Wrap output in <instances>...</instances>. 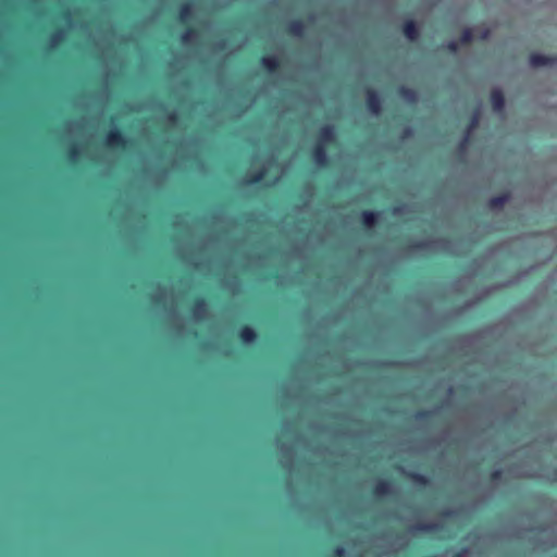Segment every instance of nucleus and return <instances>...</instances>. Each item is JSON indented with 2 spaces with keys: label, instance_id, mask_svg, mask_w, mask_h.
Returning <instances> with one entry per match:
<instances>
[{
  "label": "nucleus",
  "instance_id": "nucleus-5",
  "mask_svg": "<svg viewBox=\"0 0 557 557\" xmlns=\"http://www.w3.org/2000/svg\"><path fill=\"white\" fill-rule=\"evenodd\" d=\"M529 62L533 67L555 65L557 64V57L545 55L542 53H532L529 58Z\"/></svg>",
  "mask_w": 557,
  "mask_h": 557
},
{
  "label": "nucleus",
  "instance_id": "nucleus-17",
  "mask_svg": "<svg viewBox=\"0 0 557 557\" xmlns=\"http://www.w3.org/2000/svg\"><path fill=\"white\" fill-rule=\"evenodd\" d=\"M265 175H267V170L264 168H261L258 171L251 173L247 177L246 182L249 185H257V184L261 183L264 180Z\"/></svg>",
  "mask_w": 557,
  "mask_h": 557
},
{
  "label": "nucleus",
  "instance_id": "nucleus-31",
  "mask_svg": "<svg viewBox=\"0 0 557 557\" xmlns=\"http://www.w3.org/2000/svg\"><path fill=\"white\" fill-rule=\"evenodd\" d=\"M466 549L456 553L453 557H465Z\"/></svg>",
  "mask_w": 557,
  "mask_h": 557
},
{
  "label": "nucleus",
  "instance_id": "nucleus-12",
  "mask_svg": "<svg viewBox=\"0 0 557 557\" xmlns=\"http://www.w3.org/2000/svg\"><path fill=\"white\" fill-rule=\"evenodd\" d=\"M392 493V482L389 480H380L373 487L375 496H386Z\"/></svg>",
  "mask_w": 557,
  "mask_h": 557
},
{
  "label": "nucleus",
  "instance_id": "nucleus-22",
  "mask_svg": "<svg viewBox=\"0 0 557 557\" xmlns=\"http://www.w3.org/2000/svg\"><path fill=\"white\" fill-rule=\"evenodd\" d=\"M198 36V30L194 27H189L182 35L181 39L183 42H190Z\"/></svg>",
  "mask_w": 557,
  "mask_h": 557
},
{
  "label": "nucleus",
  "instance_id": "nucleus-4",
  "mask_svg": "<svg viewBox=\"0 0 557 557\" xmlns=\"http://www.w3.org/2000/svg\"><path fill=\"white\" fill-rule=\"evenodd\" d=\"M335 140H336V132H335V127L333 125L327 124V125L320 127V129L318 131V141L317 143H321L322 145L327 146L329 144L335 143Z\"/></svg>",
  "mask_w": 557,
  "mask_h": 557
},
{
  "label": "nucleus",
  "instance_id": "nucleus-2",
  "mask_svg": "<svg viewBox=\"0 0 557 557\" xmlns=\"http://www.w3.org/2000/svg\"><path fill=\"white\" fill-rule=\"evenodd\" d=\"M366 107L375 115L382 112V98L379 92L372 88H368L366 92Z\"/></svg>",
  "mask_w": 557,
  "mask_h": 557
},
{
  "label": "nucleus",
  "instance_id": "nucleus-34",
  "mask_svg": "<svg viewBox=\"0 0 557 557\" xmlns=\"http://www.w3.org/2000/svg\"><path fill=\"white\" fill-rule=\"evenodd\" d=\"M62 15H63V17H64V18H69V17H70V12H69V11H65V12H63V14H62Z\"/></svg>",
  "mask_w": 557,
  "mask_h": 557
},
{
  "label": "nucleus",
  "instance_id": "nucleus-1",
  "mask_svg": "<svg viewBox=\"0 0 557 557\" xmlns=\"http://www.w3.org/2000/svg\"><path fill=\"white\" fill-rule=\"evenodd\" d=\"M104 144L109 148L125 150L128 144V139L120 128L114 127L106 134Z\"/></svg>",
  "mask_w": 557,
  "mask_h": 557
},
{
  "label": "nucleus",
  "instance_id": "nucleus-29",
  "mask_svg": "<svg viewBox=\"0 0 557 557\" xmlns=\"http://www.w3.org/2000/svg\"><path fill=\"white\" fill-rule=\"evenodd\" d=\"M168 120L170 122H175L177 120V114L175 112H171L168 114Z\"/></svg>",
  "mask_w": 557,
  "mask_h": 557
},
{
  "label": "nucleus",
  "instance_id": "nucleus-9",
  "mask_svg": "<svg viewBox=\"0 0 557 557\" xmlns=\"http://www.w3.org/2000/svg\"><path fill=\"white\" fill-rule=\"evenodd\" d=\"M262 67L269 73H274L280 69V60L274 55H264L260 59Z\"/></svg>",
  "mask_w": 557,
  "mask_h": 557
},
{
  "label": "nucleus",
  "instance_id": "nucleus-11",
  "mask_svg": "<svg viewBox=\"0 0 557 557\" xmlns=\"http://www.w3.org/2000/svg\"><path fill=\"white\" fill-rule=\"evenodd\" d=\"M286 32L292 36L300 37L305 33V23L301 20L290 21L286 26Z\"/></svg>",
  "mask_w": 557,
  "mask_h": 557
},
{
  "label": "nucleus",
  "instance_id": "nucleus-6",
  "mask_svg": "<svg viewBox=\"0 0 557 557\" xmlns=\"http://www.w3.org/2000/svg\"><path fill=\"white\" fill-rule=\"evenodd\" d=\"M401 30L409 41H417L420 38V29L413 20H407L403 23Z\"/></svg>",
  "mask_w": 557,
  "mask_h": 557
},
{
  "label": "nucleus",
  "instance_id": "nucleus-25",
  "mask_svg": "<svg viewBox=\"0 0 557 557\" xmlns=\"http://www.w3.org/2000/svg\"><path fill=\"white\" fill-rule=\"evenodd\" d=\"M432 412L429 410H419L414 414V419L419 421H426L431 418Z\"/></svg>",
  "mask_w": 557,
  "mask_h": 557
},
{
  "label": "nucleus",
  "instance_id": "nucleus-15",
  "mask_svg": "<svg viewBox=\"0 0 557 557\" xmlns=\"http://www.w3.org/2000/svg\"><path fill=\"white\" fill-rule=\"evenodd\" d=\"M207 311V302H206V299L203 297H197L194 301H193V306H191V312L199 317L201 315L202 313H205Z\"/></svg>",
  "mask_w": 557,
  "mask_h": 557
},
{
  "label": "nucleus",
  "instance_id": "nucleus-7",
  "mask_svg": "<svg viewBox=\"0 0 557 557\" xmlns=\"http://www.w3.org/2000/svg\"><path fill=\"white\" fill-rule=\"evenodd\" d=\"M492 109L496 113H503L505 110V96L500 89H493L490 94Z\"/></svg>",
  "mask_w": 557,
  "mask_h": 557
},
{
  "label": "nucleus",
  "instance_id": "nucleus-8",
  "mask_svg": "<svg viewBox=\"0 0 557 557\" xmlns=\"http://www.w3.org/2000/svg\"><path fill=\"white\" fill-rule=\"evenodd\" d=\"M238 337L244 344H252L257 339V332L249 325H243L238 331Z\"/></svg>",
  "mask_w": 557,
  "mask_h": 557
},
{
  "label": "nucleus",
  "instance_id": "nucleus-13",
  "mask_svg": "<svg viewBox=\"0 0 557 557\" xmlns=\"http://www.w3.org/2000/svg\"><path fill=\"white\" fill-rule=\"evenodd\" d=\"M510 195L508 193H504L497 196L490 198L488 207L491 209H500L503 208L509 200Z\"/></svg>",
  "mask_w": 557,
  "mask_h": 557
},
{
  "label": "nucleus",
  "instance_id": "nucleus-20",
  "mask_svg": "<svg viewBox=\"0 0 557 557\" xmlns=\"http://www.w3.org/2000/svg\"><path fill=\"white\" fill-rule=\"evenodd\" d=\"M473 39H474L473 30L471 28H465L461 32L458 41L460 45H469L473 41Z\"/></svg>",
  "mask_w": 557,
  "mask_h": 557
},
{
  "label": "nucleus",
  "instance_id": "nucleus-23",
  "mask_svg": "<svg viewBox=\"0 0 557 557\" xmlns=\"http://www.w3.org/2000/svg\"><path fill=\"white\" fill-rule=\"evenodd\" d=\"M63 40V30L61 28L53 32L49 37V42L51 46H55Z\"/></svg>",
  "mask_w": 557,
  "mask_h": 557
},
{
  "label": "nucleus",
  "instance_id": "nucleus-30",
  "mask_svg": "<svg viewBox=\"0 0 557 557\" xmlns=\"http://www.w3.org/2000/svg\"><path fill=\"white\" fill-rule=\"evenodd\" d=\"M412 134V129L410 127H406L403 132V137L407 138Z\"/></svg>",
  "mask_w": 557,
  "mask_h": 557
},
{
  "label": "nucleus",
  "instance_id": "nucleus-33",
  "mask_svg": "<svg viewBox=\"0 0 557 557\" xmlns=\"http://www.w3.org/2000/svg\"><path fill=\"white\" fill-rule=\"evenodd\" d=\"M488 34H490V32L487 29L484 30V33L482 34L481 38L485 39L488 36Z\"/></svg>",
  "mask_w": 557,
  "mask_h": 557
},
{
  "label": "nucleus",
  "instance_id": "nucleus-35",
  "mask_svg": "<svg viewBox=\"0 0 557 557\" xmlns=\"http://www.w3.org/2000/svg\"><path fill=\"white\" fill-rule=\"evenodd\" d=\"M467 140H468V136L465 137V139L462 140V143L460 144V147H463L466 144H467Z\"/></svg>",
  "mask_w": 557,
  "mask_h": 557
},
{
  "label": "nucleus",
  "instance_id": "nucleus-27",
  "mask_svg": "<svg viewBox=\"0 0 557 557\" xmlns=\"http://www.w3.org/2000/svg\"><path fill=\"white\" fill-rule=\"evenodd\" d=\"M346 554V550L343 546L338 545L333 548L332 555L333 557H344Z\"/></svg>",
  "mask_w": 557,
  "mask_h": 557
},
{
  "label": "nucleus",
  "instance_id": "nucleus-10",
  "mask_svg": "<svg viewBox=\"0 0 557 557\" xmlns=\"http://www.w3.org/2000/svg\"><path fill=\"white\" fill-rule=\"evenodd\" d=\"M379 216H380L379 212L371 211V210H363L361 212V223L366 228H371L376 224Z\"/></svg>",
  "mask_w": 557,
  "mask_h": 557
},
{
  "label": "nucleus",
  "instance_id": "nucleus-32",
  "mask_svg": "<svg viewBox=\"0 0 557 557\" xmlns=\"http://www.w3.org/2000/svg\"><path fill=\"white\" fill-rule=\"evenodd\" d=\"M423 246H424V244H423V243H416L412 247H413L414 249H421V248H423Z\"/></svg>",
  "mask_w": 557,
  "mask_h": 557
},
{
  "label": "nucleus",
  "instance_id": "nucleus-36",
  "mask_svg": "<svg viewBox=\"0 0 557 557\" xmlns=\"http://www.w3.org/2000/svg\"><path fill=\"white\" fill-rule=\"evenodd\" d=\"M393 211H394L395 213L399 212V211H400V207H395Z\"/></svg>",
  "mask_w": 557,
  "mask_h": 557
},
{
  "label": "nucleus",
  "instance_id": "nucleus-14",
  "mask_svg": "<svg viewBox=\"0 0 557 557\" xmlns=\"http://www.w3.org/2000/svg\"><path fill=\"white\" fill-rule=\"evenodd\" d=\"M398 95L405 99L407 102L414 103L418 99L417 91L412 88L401 86L398 89Z\"/></svg>",
  "mask_w": 557,
  "mask_h": 557
},
{
  "label": "nucleus",
  "instance_id": "nucleus-16",
  "mask_svg": "<svg viewBox=\"0 0 557 557\" xmlns=\"http://www.w3.org/2000/svg\"><path fill=\"white\" fill-rule=\"evenodd\" d=\"M416 532L420 533H433L440 530V525L436 523H417L412 527Z\"/></svg>",
  "mask_w": 557,
  "mask_h": 557
},
{
  "label": "nucleus",
  "instance_id": "nucleus-24",
  "mask_svg": "<svg viewBox=\"0 0 557 557\" xmlns=\"http://www.w3.org/2000/svg\"><path fill=\"white\" fill-rule=\"evenodd\" d=\"M479 121H480V112L476 110V111L473 113V115H472V117H471V120H470V122H469V124H468V127H467V133H468V134H469L470 132H472V131L478 126Z\"/></svg>",
  "mask_w": 557,
  "mask_h": 557
},
{
  "label": "nucleus",
  "instance_id": "nucleus-3",
  "mask_svg": "<svg viewBox=\"0 0 557 557\" xmlns=\"http://www.w3.org/2000/svg\"><path fill=\"white\" fill-rule=\"evenodd\" d=\"M326 147L327 146L322 145L321 143H317L311 150L312 160L319 166L324 168L329 165V154Z\"/></svg>",
  "mask_w": 557,
  "mask_h": 557
},
{
  "label": "nucleus",
  "instance_id": "nucleus-21",
  "mask_svg": "<svg viewBox=\"0 0 557 557\" xmlns=\"http://www.w3.org/2000/svg\"><path fill=\"white\" fill-rule=\"evenodd\" d=\"M79 154L81 153L77 145H72L66 150V159L72 163L77 162Z\"/></svg>",
  "mask_w": 557,
  "mask_h": 557
},
{
  "label": "nucleus",
  "instance_id": "nucleus-28",
  "mask_svg": "<svg viewBox=\"0 0 557 557\" xmlns=\"http://www.w3.org/2000/svg\"><path fill=\"white\" fill-rule=\"evenodd\" d=\"M459 41L458 40H451L447 44L446 48L447 50H449L450 52H457L458 49H459Z\"/></svg>",
  "mask_w": 557,
  "mask_h": 557
},
{
  "label": "nucleus",
  "instance_id": "nucleus-18",
  "mask_svg": "<svg viewBox=\"0 0 557 557\" xmlns=\"http://www.w3.org/2000/svg\"><path fill=\"white\" fill-rule=\"evenodd\" d=\"M180 20L185 22L191 18L193 16V9H191V2H186L181 5L178 11Z\"/></svg>",
  "mask_w": 557,
  "mask_h": 557
},
{
  "label": "nucleus",
  "instance_id": "nucleus-26",
  "mask_svg": "<svg viewBox=\"0 0 557 557\" xmlns=\"http://www.w3.org/2000/svg\"><path fill=\"white\" fill-rule=\"evenodd\" d=\"M502 478H503V471L500 469H496V470L492 471L491 474H490V479L493 482H497Z\"/></svg>",
  "mask_w": 557,
  "mask_h": 557
},
{
  "label": "nucleus",
  "instance_id": "nucleus-19",
  "mask_svg": "<svg viewBox=\"0 0 557 557\" xmlns=\"http://www.w3.org/2000/svg\"><path fill=\"white\" fill-rule=\"evenodd\" d=\"M407 476L413 482L416 483L417 485H422V486H425L429 484V479L424 475V474H421V473H418V472H409L407 474Z\"/></svg>",
  "mask_w": 557,
  "mask_h": 557
}]
</instances>
